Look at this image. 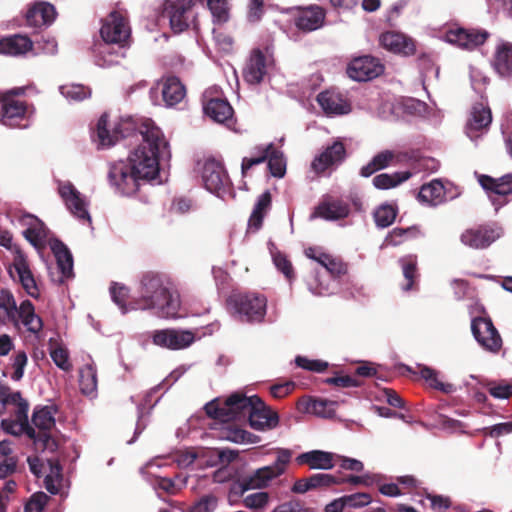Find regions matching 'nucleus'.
I'll use <instances>...</instances> for the list:
<instances>
[{"mask_svg": "<svg viewBox=\"0 0 512 512\" xmlns=\"http://www.w3.org/2000/svg\"><path fill=\"white\" fill-rule=\"evenodd\" d=\"M492 122L490 108L484 103H477L472 106L465 124V134L472 141H477L487 133Z\"/></svg>", "mask_w": 512, "mask_h": 512, "instance_id": "nucleus-14", "label": "nucleus"}, {"mask_svg": "<svg viewBox=\"0 0 512 512\" xmlns=\"http://www.w3.org/2000/svg\"><path fill=\"white\" fill-rule=\"evenodd\" d=\"M269 495L267 492H255L243 499V504L248 509H261L268 504Z\"/></svg>", "mask_w": 512, "mask_h": 512, "instance_id": "nucleus-60", "label": "nucleus"}, {"mask_svg": "<svg viewBox=\"0 0 512 512\" xmlns=\"http://www.w3.org/2000/svg\"><path fill=\"white\" fill-rule=\"evenodd\" d=\"M271 207V194L269 191L263 192L258 198L248 221V229L254 232L258 231L263 223V219Z\"/></svg>", "mask_w": 512, "mask_h": 512, "instance_id": "nucleus-39", "label": "nucleus"}, {"mask_svg": "<svg viewBox=\"0 0 512 512\" xmlns=\"http://www.w3.org/2000/svg\"><path fill=\"white\" fill-rule=\"evenodd\" d=\"M325 20L324 10L317 6H309L299 11L295 18V25L304 32H311L323 26Z\"/></svg>", "mask_w": 512, "mask_h": 512, "instance_id": "nucleus-31", "label": "nucleus"}, {"mask_svg": "<svg viewBox=\"0 0 512 512\" xmlns=\"http://www.w3.org/2000/svg\"><path fill=\"white\" fill-rule=\"evenodd\" d=\"M16 313V301L13 294L8 290L0 291V323L7 324L13 320Z\"/></svg>", "mask_w": 512, "mask_h": 512, "instance_id": "nucleus-47", "label": "nucleus"}, {"mask_svg": "<svg viewBox=\"0 0 512 512\" xmlns=\"http://www.w3.org/2000/svg\"><path fill=\"white\" fill-rule=\"evenodd\" d=\"M451 187L450 183L445 185L440 179H433L421 186L417 199L423 205L437 207L456 197V194L450 193Z\"/></svg>", "mask_w": 512, "mask_h": 512, "instance_id": "nucleus-15", "label": "nucleus"}, {"mask_svg": "<svg viewBox=\"0 0 512 512\" xmlns=\"http://www.w3.org/2000/svg\"><path fill=\"white\" fill-rule=\"evenodd\" d=\"M404 278L407 283L403 286V290L409 291L412 289L414 279L417 277V258L414 255H408L400 259Z\"/></svg>", "mask_w": 512, "mask_h": 512, "instance_id": "nucleus-50", "label": "nucleus"}, {"mask_svg": "<svg viewBox=\"0 0 512 512\" xmlns=\"http://www.w3.org/2000/svg\"><path fill=\"white\" fill-rule=\"evenodd\" d=\"M49 354L54 364L65 372L72 370V363L68 350L60 344L54 343L49 347Z\"/></svg>", "mask_w": 512, "mask_h": 512, "instance_id": "nucleus-49", "label": "nucleus"}, {"mask_svg": "<svg viewBox=\"0 0 512 512\" xmlns=\"http://www.w3.org/2000/svg\"><path fill=\"white\" fill-rule=\"evenodd\" d=\"M396 215V209L392 205L383 204L374 212V220L378 227L386 228L394 222Z\"/></svg>", "mask_w": 512, "mask_h": 512, "instance_id": "nucleus-52", "label": "nucleus"}, {"mask_svg": "<svg viewBox=\"0 0 512 512\" xmlns=\"http://www.w3.org/2000/svg\"><path fill=\"white\" fill-rule=\"evenodd\" d=\"M471 329L475 339L484 349L497 352L501 348L502 339L490 319H473Z\"/></svg>", "mask_w": 512, "mask_h": 512, "instance_id": "nucleus-17", "label": "nucleus"}, {"mask_svg": "<svg viewBox=\"0 0 512 512\" xmlns=\"http://www.w3.org/2000/svg\"><path fill=\"white\" fill-rule=\"evenodd\" d=\"M20 223L25 227L24 237L37 249H43L47 244L51 246L54 239L50 237V232L45 224L37 217L24 214L20 217Z\"/></svg>", "mask_w": 512, "mask_h": 512, "instance_id": "nucleus-20", "label": "nucleus"}, {"mask_svg": "<svg viewBox=\"0 0 512 512\" xmlns=\"http://www.w3.org/2000/svg\"><path fill=\"white\" fill-rule=\"evenodd\" d=\"M219 499L214 494H206L197 499L189 508V512H214Z\"/></svg>", "mask_w": 512, "mask_h": 512, "instance_id": "nucleus-55", "label": "nucleus"}, {"mask_svg": "<svg viewBox=\"0 0 512 512\" xmlns=\"http://www.w3.org/2000/svg\"><path fill=\"white\" fill-rule=\"evenodd\" d=\"M56 412L54 405L37 407L33 412L32 423L43 432L50 431L55 426Z\"/></svg>", "mask_w": 512, "mask_h": 512, "instance_id": "nucleus-42", "label": "nucleus"}, {"mask_svg": "<svg viewBox=\"0 0 512 512\" xmlns=\"http://www.w3.org/2000/svg\"><path fill=\"white\" fill-rule=\"evenodd\" d=\"M51 250L55 255L57 265L63 277H71L73 273V258L66 245L59 240H53L51 242Z\"/></svg>", "mask_w": 512, "mask_h": 512, "instance_id": "nucleus-41", "label": "nucleus"}, {"mask_svg": "<svg viewBox=\"0 0 512 512\" xmlns=\"http://www.w3.org/2000/svg\"><path fill=\"white\" fill-rule=\"evenodd\" d=\"M0 403L6 412L17 410L23 405L29 406L27 401L21 397L20 392L12 391L10 387L0 382Z\"/></svg>", "mask_w": 512, "mask_h": 512, "instance_id": "nucleus-46", "label": "nucleus"}, {"mask_svg": "<svg viewBox=\"0 0 512 512\" xmlns=\"http://www.w3.org/2000/svg\"><path fill=\"white\" fill-rule=\"evenodd\" d=\"M203 109L205 114L213 121L226 124L232 123L234 110L227 99L219 95L213 96L212 90H206L203 94Z\"/></svg>", "mask_w": 512, "mask_h": 512, "instance_id": "nucleus-18", "label": "nucleus"}, {"mask_svg": "<svg viewBox=\"0 0 512 512\" xmlns=\"http://www.w3.org/2000/svg\"><path fill=\"white\" fill-rule=\"evenodd\" d=\"M138 294L130 303L131 309L149 310L160 318L182 316L180 295L168 278L153 272L144 274Z\"/></svg>", "mask_w": 512, "mask_h": 512, "instance_id": "nucleus-2", "label": "nucleus"}, {"mask_svg": "<svg viewBox=\"0 0 512 512\" xmlns=\"http://www.w3.org/2000/svg\"><path fill=\"white\" fill-rule=\"evenodd\" d=\"M208 7L214 18L219 23L226 22L229 18L228 0H207Z\"/></svg>", "mask_w": 512, "mask_h": 512, "instance_id": "nucleus-57", "label": "nucleus"}, {"mask_svg": "<svg viewBox=\"0 0 512 512\" xmlns=\"http://www.w3.org/2000/svg\"><path fill=\"white\" fill-rule=\"evenodd\" d=\"M58 193L65 203L70 213L79 221L91 223V217L88 211V201L69 181H59Z\"/></svg>", "mask_w": 512, "mask_h": 512, "instance_id": "nucleus-11", "label": "nucleus"}, {"mask_svg": "<svg viewBox=\"0 0 512 512\" xmlns=\"http://www.w3.org/2000/svg\"><path fill=\"white\" fill-rule=\"evenodd\" d=\"M100 35L104 41L126 45L130 36V27L126 17L121 12H111L103 21Z\"/></svg>", "mask_w": 512, "mask_h": 512, "instance_id": "nucleus-13", "label": "nucleus"}, {"mask_svg": "<svg viewBox=\"0 0 512 512\" xmlns=\"http://www.w3.org/2000/svg\"><path fill=\"white\" fill-rule=\"evenodd\" d=\"M161 88L163 101L167 107H172L180 103L186 96L185 86L179 78L167 76L162 78L158 84Z\"/></svg>", "mask_w": 512, "mask_h": 512, "instance_id": "nucleus-32", "label": "nucleus"}, {"mask_svg": "<svg viewBox=\"0 0 512 512\" xmlns=\"http://www.w3.org/2000/svg\"><path fill=\"white\" fill-rule=\"evenodd\" d=\"M307 257L319 263L326 272L331 276L332 283H335L336 278L346 274V265L337 257L323 252L320 249L309 248L306 250Z\"/></svg>", "mask_w": 512, "mask_h": 512, "instance_id": "nucleus-30", "label": "nucleus"}, {"mask_svg": "<svg viewBox=\"0 0 512 512\" xmlns=\"http://www.w3.org/2000/svg\"><path fill=\"white\" fill-rule=\"evenodd\" d=\"M56 17L53 5L46 2L34 4L26 14V22L31 27H43L50 25Z\"/></svg>", "mask_w": 512, "mask_h": 512, "instance_id": "nucleus-34", "label": "nucleus"}, {"mask_svg": "<svg viewBox=\"0 0 512 512\" xmlns=\"http://www.w3.org/2000/svg\"><path fill=\"white\" fill-rule=\"evenodd\" d=\"M60 93L69 101H81L91 95L89 88L79 84L62 85Z\"/></svg>", "mask_w": 512, "mask_h": 512, "instance_id": "nucleus-53", "label": "nucleus"}, {"mask_svg": "<svg viewBox=\"0 0 512 512\" xmlns=\"http://www.w3.org/2000/svg\"><path fill=\"white\" fill-rule=\"evenodd\" d=\"M79 387L87 396H93L97 390V371L93 364H86L79 371Z\"/></svg>", "mask_w": 512, "mask_h": 512, "instance_id": "nucleus-43", "label": "nucleus"}, {"mask_svg": "<svg viewBox=\"0 0 512 512\" xmlns=\"http://www.w3.org/2000/svg\"><path fill=\"white\" fill-rule=\"evenodd\" d=\"M420 376L434 389L440 390L444 393L450 394L455 392L456 388L453 384L443 383L438 378V372L427 367L419 366Z\"/></svg>", "mask_w": 512, "mask_h": 512, "instance_id": "nucleus-48", "label": "nucleus"}, {"mask_svg": "<svg viewBox=\"0 0 512 512\" xmlns=\"http://www.w3.org/2000/svg\"><path fill=\"white\" fill-rule=\"evenodd\" d=\"M500 231L491 226H479L465 230L461 242L473 249H484L500 237Z\"/></svg>", "mask_w": 512, "mask_h": 512, "instance_id": "nucleus-24", "label": "nucleus"}, {"mask_svg": "<svg viewBox=\"0 0 512 512\" xmlns=\"http://www.w3.org/2000/svg\"><path fill=\"white\" fill-rule=\"evenodd\" d=\"M33 48V42L26 36L13 35L0 40V54L18 56Z\"/></svg>", "mask_w": 512, "mask_h": 512, "instance_id": "nucleus-37", "label": "nucleus"}, {"mask_svg": "<svg viewBox=\"0 0 512 512\" xmlns=\"http://www.w3.org/2000/svg\"><path fill=\"white\" fill-rule=\"evenodd\" d=\"M110 294L113 302L120 308L123 314L127 313L131 309L130 301L127 305V298L129 295V289L121 284L114 283L110 287Z\"/></svg>", "mask_w": 512, "mask_h": 512, "instance_id": "nucleus-51", "label": "nucleus"}, {"mask_svg": "<svg viewBox=\"0 0 512 512\" xmlns=\"http://www.w3.org/2000/svg\"><path fill=\"white\" fill-rule=\"evenodd\" d=\"M265 75L266 57L260 50H254L244 70V78L250 84H258Z\"/></svg>", "mask_w": 512, "mask_h": 512, "instance_id": "nucleus-36", "label": "nucleus"}, {"mask_svg": "<svg viewBox=\"0 0 512 512\" xmlns=\"http://www.w3.org/2000/svg\"><path fill=\"white\" fill-rule=\"evenodd\" d=\"M384 66L380 60L372 56L353 59L347 68L348 76L356 81H368L383 73Z\"/></svg>", "mask_w": 512, "mask_h": 512, "instance_id": "nucleus-21", "label": "nucleus"}, {"mask_svg": "<svg viewBox=\"0 0 512 512\" xmlns=\"http://www.w3.org/2000/svg\"><path fill=\"white\" fill-rule=\"evenodd\" d=\"M9 274L14 281L21 284L22 288L29 296L33 298H38L40 296V290L30 268L28 259L20 248H15V255L13 256V260L9 268Z\"/></svg>", "mask_w": 512, "mask_h": 512, "instance_id": "nucleus-10", "label": "nucleus"}, {"mask_svg": "<svg viewBox=\"0 0 512 512\" xmlns=\"http://www.w3.org/2000/svg\"><path fill=\"white\" fill-rule=\"evenodd\" d=\"M139 133L142 142L130 153L125 162L143 181L154 180L159 173L160 158L170 157L168 142L161 129L151 119L142 121Z\"/></svg>", "mask_w": 512, "mask_h": 512, "instance_id": "nucleus-3", "label": "nucleus"}, {"mask_svg": "<svg viewBox=\"0 0 512 512\" xmlns=\"http://www.w3.org/2000/svg\"><path fill=\"white\" fill-rule=\"evenodd\" d=\"M296 460L298 464H307L311 469L328 470L334 467L333 454L321 450L302 453Z\"/></svg>", "mask_w": 512, "mask_h": 512, "instance_id": "nucleus-38", "label": "nucleus"}, {"mask_svg": "<svg viewBox=\"0 0 512 512\" xmlns=\"http://www.w3.org/2000/svg\"><path fill=\"white\" fill-rule=\"evenodd\" d=\"M201 178L204 187L220 198L230 194L231 182L221 161L206 159L201 166Z\"/></svg>", "mask_w": 512, "mask_h": 512, "instance_id": "nucleus-5", "label": "nucleus"}, {"mask_svg": "<svg viewBox=\"0 0 512 512\" xmlns=\"http://www.w3.org/2000/svg\"><path fill=\"white\" fill-rule=\"evenodd\" d=\"M478 181L495 206V210L507 203V196L512 193V174H506L499 178L479 175Z\"/></svg>", "mask_w": 512, "mask_h": 512, "instance_id": "nucleus-12", "label": "nucleus"}, {"mask_svg": "<svg viewBox=\"0 0 512 512\" xmlns=\"http://www.w3.org/2000/svg\"><path fill=\"white\" fill-rule=\"evenodd\" d=\"M273 261L277 269L281 271L288 280L293 279V267L291 262L286 258L285 255L281 253L274 254Z\"/></svg>", "mask_w": 512, "mask_h": 512, "instance_id": "nucleus-64", "label": "nucleus"}, {"mask_svg": "<svg viewBox=\"0 0 512 512\" xmlns=\"http://www.w3.org/2000/svg\"><path fill=\"white\" fill-rule=\"evenodd\" d=\"M291 459V450L277 448L274 463L256 469L247 479V488L262 489L268 487L274 480L286 472Z\"/></svg>", "mask_w": 512, "mask_h": 512, "instance_id": "nucleus-4", "label": "nucleus"}, {"mask_svg": "<svg viewBox=\"0 0 512 512\" xmlns=\"http://www.w3.org/2000/svg\"><path fill=\"white\" fill-rule=\"evenodd\" d=\"M10 323H21L28 332L38 335L43 328L42 318L36 314L35 307L29 300H24L20 306H16V313Z\"/></svg>", "mask_w": 512, "mask_h": 512, "instance_id": "nucleus-26", "label": "nucleus"}, {"mask_svg": "<svg viewBox=\"0 0 512 512\" xmlns=\"http://www.w3.org/2000/svg\"><path fill=\"white\" fill-rule=\"evenodd\" d=\"M380 45L389 52L402 56H411L416 52L415 41L397 31H386L380 35Z\"/></svg>", "mask_w": 512, "mask_h": 512, "instance_id": "nucleus-22", "label": "nucleus"}, {"mask_svg": "<svg viewBox=\"0 0 512 512\" xmlns=\"http://www.w3.org/2000/svg\"><path fill=\"white\" fill-rule=\"evenodd\" d=\"M345 154L343 143L335 141L313 160L312 168L316 173L324 172L328 168L340 164L344 160Z\"/></svg>", "mask_w": 512, "mask_h": 512, "instance_id": "nucleus-29", "label": "nucleus"}, {"mask_svg": "<svg viewBox=\"0 0 512 512\" xmlns=\"http://www.w3.org/2000/svg\"><path fill=\"white\" fill-rule=\"evenodd\" d=\"M235 313L243 321L261 322L266 314L267 299L258 294H237L229 299Z\"/></svg>", "mask_w": 512, "mask_h": 512, "instance_id": "nucleus-6", "label": "nucleus"}, {"mask_svg": "<svg viewBox=\"0 0 512 512\" xmlns=\"http://www.w3.org/2000/svg\"><path fill=\"white\" fill-rule=\"evenodd\" d=\"M394 156V153L390 150L379 152L367 165L361 168V175L363 177H369L373 173L388 167L392 163Z\"/></svg>", "mask_w": 512, "mask_h": 512, "instance_id": "nucleus-45", "label": "nucleus"}, {"mask_svg": "<svg viewBox=\"0 0 512 512\" xmlns=\"http://www.w3.org/2000/svg\"><path fill=\"white\" fill-rule=\"evenodd\" d=\"M344 501L346 502V507L360 508L370 504L372 498L367 493H355L351 495H345Z\"/></svg>", "mask_w": 512, "mask_h": 512, "instance_id": "nucleus-62", "label": "nucleus"}, {"mask_svg": "<svg viewBox=\"0 0 512 512\" xmlns=\"http://www.w3.org/2000/svg\"><path fill=\"white\" fill-rule=\"evenodd\" d=\"M125 46L112 43V41H102L96 44L94 49V58L96 65L100 67H110L125 57Z\"/></svg>", "mask_w": 512, "mask_h": 512, "instance_id": "nucleus-27", "label": "nucleus"}, {"mask_svg": "<svg viewBox=\"0 0 512 512\" xmlns=\"http://www.w3.org/2000/svg\"><path fill=\"white\" fill-rule=\"evenodd\" d=\"M108 118L109 115L107 113L100 116L93 134L94 141L97 142L100 147H110L125 136L120 129V124L111 126Z\"/></svg>", "mask_w": 512, "mask_h": 512, "instance_id": "nucleus-28", "label": "nucleus"}, {"mask_svg": "<svg viewBox=\"0 0 512 512\" xmlns=\"http://www.w3.org/2000/svg\"><path fill=\"white\" fill-rule=\"evenodd\" d=\"M28 409L29 406L22 404L17 410L9 411L11 414L10 418L3 419L1 421V428L8 434L19 436L27 434L30 438L36 439L35 429L29 426L28 423Z\"/></svg>", "mask_w": 512, "mask_h": 512, "instance_id": "nucleus-23", "label": "nucleus"}, {"mask_svg": "<svg viewBox=\"0 0 512 512\" xmlns=\"http://www.w3.org/2000/svg\"><path fill=\"white\" fill-rule=\"evenodd\" d=\"M22 89L13 90L0 100V122L8 127L26 128L29 125V110L25 102L15 98L14 94Z\"/></svg>", "mask_w": 512, "mask_h": 512, "instance_id": "nucleus-7", "label": "nucleus"}, {"mask_svg": "<svg viewBox=\"0 0 512 512\" xmlns=\"http://www.w3.org/2000/svg\"><path fill=\"white\" fill-rule=\"evenodd\" d=\"M494 68L503 77L512 75V44L503 42L497 46Z\"/></svg>", "mask_w": 512, "mask_h": 512, "instance_id": "nucleus-40", "label": "nucleus"}, {"mask_svg": "<svg viewBox=\"0 0 512 512\" xmlns=\"http://www.w3.org/2000/svg\"><path fill=\"white\" fill-rule=\"evenodd\" d=\"M411 176L410 171H400L392 174L382 173L373 178V184L378 189H391L407 181Z\"/></svg>", "mask_w": 512, "mask_h": 512, "instance_id": "nucleus-44", "label": "nucleus"}, {"mask_svg": "<svg viewBox=\"0 0 512 512\" xmlns=\"http://www.w3.org/2000/svg\"><path fill=\"white\" fill-rule=\"evenodd\" d=\"M488 36L489 33L484 29L454 28L445 32L444 39L462 49L472 50L482 45Z\"/></svg>", "mask_w": 512, "mask_h": 512, "instance_id": "nucleus-19", "label": "nucleus"}, {"mask_svg": "<svg viewBox=\"0 0 512 512\" xmlns=\"http://www.w3.org/2000/svg\"><path fill=\"white\" fill-rule=\"evenodd\" d=\"M490 395L496 399H508L512 395V384L505 381L488 382L486 384Z\"/></svg>", "mask_w": 512, "mask_h": 512, "instance_id": "nucleus-59", "label": "nucleus"}, {"mask_svg": "<svg viewBox=\"0 0 512 512\" xmlns=\"http://www.w3.org/2000/svg\"><path fill=\"white\" fill-rule=\"evenodd\" d=\"M299 410L322 418L335 416L338 402L328 399H303L298 403Z\"/></svg>", "mask_w": 512, "mask_h": 512, "instance_id": "nucleus-35", "label": "nucleus"}, {"mask_svg": "<svg viewBox=\"0 0 512 512\" xmlns=\"http://www.w3.org/2000/svg\"><path fill=\"white\" fill-rule=\"evenodd\" d=\"M349 213L350 208L345 201L341 199H334L332 197H326L314 209L310 218H322L325 220L333 221L346 218Z\"/></svg>", "mask_w": 512, "mask_h": 512, "instance_id": "nucleus-25", "label": "nucleus"}, {"mask_svg": "<svg viewBox=\"0 0 512 512\" xmlns=\"http://www.w3.org/2000/svg\"><path fill=\"white\" fill-rule=\"evenodd\" d=\"M108 177L115 191L125 196L136 193L144 182L125 161L112 164Z\"/></svg>", "mask_w": 512, "mask_h": 512, "instance_id": "nucleus-9", "label": "nucleus"}, {"mask_svg": "<svg viewBox=\"0 0 512 512\" xmlns=\"http://www.w3.org/2000/svg\"><path fill=\"white\" fill-rule=\"evenodd\" d=\"M27 362L28 357L24 350L15 351V353L12 356L13 373L11 375V378L13 380L19 381L20 379H22Z\"/></svg>", "mask_w": 512, "mask_h": 512, "instance_id": "nucleus-58", "label": "nucleus"}, {"mask_svg": "<svg viewBox=\"0 0 512 512\" xmlns=\"http://www.w3.org/2000/svg\"><path fill=\"white\" fill-rule=\"evenodd\" d=\"M188 477L182 474L176 476V478H160L157 480V486L169 494H175L183 487L187 485Z\"/></svg>", "mask_w": 512, "mask_h": 512, "instance_id": "nucleus-56", "label": "nucleus"}, {"mask_svg": "<svg viewBox=\"0 0 512 512\" xmlns=\"http://www.w3.org/2000/svg\"><path fill=\"white\" fill-rule=\"evenodd\" d=\"M317 102L328 115H343L350 112V104L341 94L333 91H324L317 96Z\"/></svg>", "mask_w": 512, "mask_h": 512, "instance_id": "nucleus-33", "label": "nucleus"}, {"mask_svg": "<svg viewBox=\"0 0 512 512\" xmlns=\"http://www.w3.org/2000/svg\"><path fill=\"white\" fill-rule=\"evenodd\" d=\"M45 487L51 494L61 493L63 477L61 468L58 465L50 467V473L45 476Z\"/></svg>", "mask_w": 512, "mask_h": 512, "instance_id": "nucleus-54", "label": "nucleus"}, {"mask_svg": "<svg viewBox=\"0 0 512 512\" xmlns=\"http://www.w3.org/2000/svg\"><path fill=\"white\" fill-rule=\"evenodd\" d=\"M206 413L220 421L229 422L248 416L250 426L259 431L275 428L279 417L258 396H246L236 392L221 405L213 402L206 404Z\"/></svg>", "mask_w": 512, "mask_h": 512, "instance_id": "nucleus-1", "label": "nucleus"}, {"mask_svg": "<svg viewBox=\"0 0 512 512\" xmlns=\"http://www.w3.org/2000/svg\"><path fill=\"white\" fill-rule=\"evenodd\" d=\"M48 496L43 493H35L25 505V512H42L46 505Z\"/></svg>", "mask_w": 512, "mask_h": 512, "instance_id": "nucleus-63", "label": "nucleus"}, {"mask_svg": "<svg viewBox=\"0 0 512 512\" xmlns=\"http://www.w3.org/2000/svg\"><path fill=\"white\" fill-rule=\"evenodd\" d=\"M152 341L162 348L180 350L189 347L195 341V335L189 330L162 329L153 332Z\"/></svg>", "mask_w": 512, "mask_h": 512, "instance_id": "nucleus-16", "label": "nucleus"}, {"mask_svg": "<svg viewBox=\"0 0 512 512\" xmlns=\"http://www.w3.org/2000/svg\"><path fill=\"white\" fill-rule=\"evenodd\" d=\"M297 366L314 372H323L328 367V363L321 360H310L306 357L298 356L295 359Z\"/></svg>", "mask_w": 512, "mask_h": 512, "instance_id": "nucleus-61", "label": "nucleus"}, {"mask_svg": "<svg viewBox=\"0 0 512 512\" xmlns=\"http://www.w3.org/2000/svg\"><path fill=\"white\" fill-rule=\"evenodd\" d=\"M268 161V167L274 177L281 178L286 172V161L281 151L275 149L272 144L267 147H256L250 157H244L242 160V173L247 171L254 165Z\"/></svg>", "mask_w": 512, "mask_h": 512, "instance_id": "nucleus-8", "label": "nucleus"}]
</instances>
